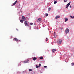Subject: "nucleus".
<instances>
[{
  "label": "nucleus",
  "mask_w": 74,
  "mask_h": 74,
  "mask_svg": "<svg viewBox=\"0 0 74 74\" xmlns=\"http://www.w3.org/2000/svg\"><path fill=\"white\" fill-rule=\"evenodd\" d=\"M71 64L72 66H74V63H71Z\"/></svg>",
  "instance_id": "17"
},
{
  "label": "nucleus",
  "mask_w": 74,
  "mask_h": 74,
  "mask_svg": "<svg viewBox=\"0 0 74 74\" xmlns=\"http://www.w3.org/2000/svg\"><path fill=\"white\" fill-rule=\"evenodd\" d=\"M37 21H41V19L40 18H38L37 19Z\"/></svg>",
  "instance_id": "9"
},
{
  "label": "nucleus",
  "mask_w": 74,
  "mask_h": 74,
  "mask_svg": "<svg viewBox=\"0 0 74 74\" xmlns=\"http://www.w3.org/2000/svg\"><path fill=\"white\" fill-rule=\"evenodd\" d=\"M67 1V0H64V2H66Z\"/></svg>",
  "instance_id": "27"
},
{
  "label": "nucleus",
  "mask_w": 74,
  "mask_h": 74,
  "mask_svg": "<svg viewBox=\"0 0 74 74\" xmlns=\"http://www.w3.org/2000/svg\"><path fill=\"white\" fill-rule=\"evenodd\" d=\"M57 3V1H55L54 2V4H56V3Z\"/></svg>",
  "instance_id": "26"
},
{
  "label": "nucleus",
  "mask_w": 74,
  "mask_h": 74,
  "mask_svg": "<svg viewBox=\"0 0 74 74\" xmlns=\"http://www.w3.org/2000/svg\"><path fill=\"white\" fill-rule=\"evenodd\" d=\"M28 61H29V60H27V61H26L25 62V63H28Z\"/></svg>",
  "instance_id": "22"
},
{
  "label": "nucleus",
  "mask_w": 74,
  "mask_h": 74,
  "mask_svg": "<svg viewBox=\"0 0 74 74\" xmlns=\"http://www.w3.org/2000/svg\"><path fill=\"white\" fill-rule=\"evenodd\" d=\"M69 29L66 28L65 30V33L66 34H67V33H69Z\"/></svg>",
  "instance_id": "1"
},
{
  "label": "nucleus",
  "mask_w": 74,
  "mask_h": 74,
  "mask_svg": "<svg viewBox=\"0 0 74 74\" xmlns=\"http://www.w3.org/2000/svg\"><path fill=\"white\" fill-rule=\"evenodd\" d=\"M39 67H40V66H41V64H39Z\"/></svg>",
  "instance_id": "24"
},
{
  "label": "nucleus",
  "mask_w": 74,
  "mask_h": 74,
  "mask_svg": "<svg viewBox=\"0 0 74 74\" xmlns=\"http://www.w3.org/2000/svg\"><path fill=\"white\" fill-rule=\"evenodd\" d=\"M36 68L37 69V68H38V67H39V66H37V65H36Z\"/></svg>",
  "instance_id": "18"
},
{
  "label": "nucleus",
  "mask_w": 74,
  "mask_h": 74,
  "mask_svg": "<svg viewBox=\"0 0 74 74\" xmlns=\"http://www.w3.org/2000/svg\"><path fill=\"white\" fill-rule=\"evenodd\" d=\"M33 23H30V25H33Z\"/></svg>",
  "instance_id": "28"
},
{
  "label": "nucleus",
  "mask_w": 74,
  "mask_h": 74,
  "mask_svg": "<svg viewBox=\"0 0 74 74\" xmlns=\"http://www.w3.org/2000/svg\"><path fill=\"white\" fill-rule=\"evenodd\" d=\"M29 71H32V69H29Z\"/></svg>",
  "instance_id": "25"
},
{
  "label": "nucleus",
  "mask_w": 74,
  "mask_h": 74,
  "mask_svg": "<svg viewBox=\"0 0 74 74\" xmlns=\"http://www.w3.org/2000/svg\"><path fill=\"white\" fill-rule=\"evenodd\" d=\"M45 16H48V14H45Z\"/></svg>",
  "instance_id": "15"
},
{
  "label": "nucleus",
  "mask_w": 74,
  "mask_h": 74,
  "mask_svg": "<svg viewBox=\"0 0 74 74\" xmlns=\"http://www.w3.org/2000/svg\"><path fill=\"white\" fill-rule=\"evenodd\" d=\"M14 41H16V42H18V41H21L20 40H18L16 38H14Z\"/></svg>",
  "instance_id": "2"
},
{
  "label": "nucleus",
  "mask_w": 74,
  "mask_h": 74,
  "mask_svg": "<svg viewBox=\"0 0 74 74\" xmlns=\"http://www.w3.org/2000/svg\"><path fill=\"white\" fill-rule=\"evenodd\" d=\"M40 59H43V57H40Z\"/></svg>",
  "instance_id": "23"
},
{
  "label": "nucleus",
  "mask_w": 74,
  "mask_h": 74,
  "mask_svg": "<svg viewBox=\"0 0 74 74\" xmlns=\"http://www.w3.org/2000/svg\"><path fill=\"white\" fill-rule=\"evenodd\" d=\"M71 2L69 3H68L67 5H66V8H68V7H69V5H70V3H71Z\"/></svg>",
  "instance_id": "5"
},
{
  "label": "nucleus",
  "mask_w": 74,
  "mask_h": 74,
  "mask_svg": "<svg viewBox=\"0 0 74 74\" xmlns=\"http://www.w3.org/2000/svg\"><path fill=\"white\" fill-rule=\"evenodd\" d=\"M24 23L25 24V25L26 26H27V25H28V24L27 23V21H25V22Z\"/></svg>",
  "instance_id": "4"
},
{
  "label": "nucleus",
  "mask_w": 74,
  "mask_h": 74,
  "mask_svg": "<svg viewBox=\"0 0 74 74\" xmlns=\"http://www.w3.org/2000/svg\"><path fill=\"white\" fill-rule=\"evenodd\" d=\"M51 10V8H49L48 10V11L49 12V11H50Z\"/></svg>",
  "instance_id": "8"
},
{
  "label": "nucleus",
  "mask_w": 74,
  "mask_h": 74,
  "mask_svg": "<svg viewBox=\"0 0 74 74\" xmlns=\"http://www.w3.org/2000/svg\"><path fill=\"white\" fill-rule=\"evenodd\" d=\"M61 42H62V40L60 39H59L58 41V43L59 44H61Z\"/></svg>",
  "instance_id": "3"
},
{
  "label": "nucleus",
  "mask_w": 74,
  "mask_h": 74,
  "mask_svg": "<svg viewBox=\"0 0 74 74\" xmlns=\"http://www.w3.org/2000/svg\"><path fill=\"white\" fill-rule=\"evenodd\" d=\"M36 57H34L33 58V60L35 61V60H36Z\"/></svg>",
  "instance_id": "16"
},
{
  "label": "nucleus",
  "mask_w": 74,
  "mask_h": 74,
  "mask_svg": "<svg viewBox=\"0 0 74 74\" xmlns=\"http://www.w3.org/2000/svg\"><path fill=\"white\" fill-rule=\"evenodd\" d=\"M52 52H55V51H56V49H53L52 50Z\"/></svg>",
  "instance_id": "11"
},
{
  "label": "nucleus",
  "mask_w": 74,
  "mask_h": 74,
  "mask_svg": "<svg viewBox=\"0 0 74 74\" xmlns=\"http://www.w3.org/2000/svg\"><path fill=\"white\" fill-rule=\"evenodd\" d=\"M54 37L55 38L56 37V32L54 33Z\"/></svg>",
  "instance_id": "6"
},
{
  "label": "nucleus",
  "mask_w": 74,
  "mask_h": 74,
  "mask_svg": "<svg viewBox=\"0 0 74 74\" xmlns=\"http://www.w3.org/2000/svg\"><path fill=\"white\" fill-rule=\"evenodd\" d=\"M68 18H66L65 19V22H67L68 21Z\"/></svg>",
  "instance_id": "13"
},
{
  "label": "nucleus",
  "mask_w": 74,
  "mask_h": 74,
  "mask_svg": "<svg viewBox=\"0 0 74 74\" xmlns=\"http://www.w3.org/2000/svg\"><path fill=\"white\" fill-rule=\"evenodd\" d=\"M47 67V66H44L45 68H46V67Z\"/></svg>",
  "instance_id": "30"
},
{
  "label": "nucleus",
  "mask_w": 74,
  "mask_h": 74,
  "mask_svg": "<svg viewBox=\"0 0 74 74\" xmlns=\"http://www.w3.org/2000/svg\"><path fill=\"white\" fill-rule=\"evenodd\" d=\"M23 20H20V21L21 22V23H23Z\"/></svg>",
  "instance_id": "14"
},
{
  "label": "nucleus",
  "mask_w": 74,
  "mask_h": 74,
  "mask_svg": "<svg viewBox=\"0 0 74 74\" xmlns=\"http://www.w3.org/2000/svg\"><path fill=\"white\" fill-rule=\"evenodd\" d=\"M46 42H47V41H48V38H46Z\"/></svg>",
  "instance_id": "21"
},
{
  "label": "nucleus",
  "mask_w": 74,
  "mask_h": 74,
  "mask_svg": "<svg viewBox=\"0 0 74 74\" xmlns=\"http://www.w3.org/2000/svg\"><path fill=\"white\" fill-rule=\"evenodd\" d=\"M23 21H26V18H24L23 19Z\"/></svg>",
  "instance_id": "19"
},
{
  "label": "nucleus",
  "mask_w": 74,
  "mask_h": 74,
  "mask_svg": "<svg viewBox=\"0 0 74 74\" xmlns=\"http://www.w3.org/2000/svg\"><path fill=\"white\" fill-rule=\"evenodd\" d=\"M70 17L72 19L74 18V16H70Z\"/></svg>",
  "instance_id": "12"
},
{
  "label": "nucleus",
  "mask_w": 74,
  "mask_h": 74,
  "mask_svg": "<svg viewBox=\"0 0 74 74\" xmlns=\"http://www.w3.org/2000/svg\"><path fill=\"white\" fill-rule=\"evenodd\" d=\"M70 8H71V6H70Z\"/></svg>",
  "instance_id": "31"
},
{
  "label": "nucleus",
  "mask_w": 74,
  "mask_h": 74,
  "mask_svg": "<svg viewBox=\"0 0 74 74\" xmlns=\"http://www.w3.org/2000/svg\"><path fill=\"white\" fill-rule=\"evenodd\" d=\"M60 18V16H57L55 17V19H58V18Z\"/></svg>",
  "instance_id": "7"
},
{
  "label": "nucleus",
  "mask_w": 74,
  "mask_h": 74,
  "mask_svg": "<svg viewBox=\"0 0 74 74\" xmlns=\"http://www.w3.org/2000/svg\"><path fill=\"white\" fill-rule=\"evenodd\" d=\"M60 29H61V30H62V29L63 28H60Z\"/></svg>",
  "instance_id": "29"
},
{
  "label": "nucleus",
  "mask_w": 74,
  "mask_h": 74,
  "mask_svg": "<svg viewBox=\"0 0 74 74\" xmlns=\"http://www.w3.org/2000/svg\"><path fill=\"white\" fill-rule=\"evenodd\" d=\"M22 18L23 19H24V18H25V16H23L22 17Z\"/></svg>",
  "instance_id": "20"
},
{
  "label": "nucleus",
  "mask_w": 74,
  "mask_h": 74,
  "mask_svg": "<svg viewBox=\"0 0 74 74\" xmlns=\"http://www.w3.org/2000/svg\"><path fill=\"white\" fill-rule=\"evenodd\" d=\"M16 3H17V1H16L13 4V5H14Z\"/></svg>",
  "instance_id": "10"
}]
</instances>
